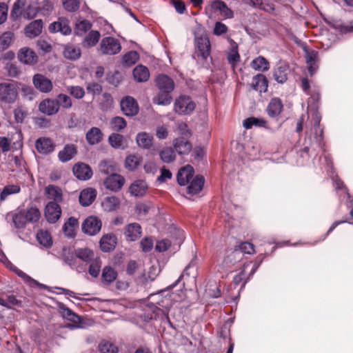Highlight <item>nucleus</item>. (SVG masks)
<instances>
[{"label": "nucleus", "instance_id": "423d86ee", "mask_svg": "<svg viewBox=\"0 0 353 353\" xmlns=\"http://www.w3.org/2000/svg\"><path fill=\"white\" fill-rule=\"evenodd\" d=\"M242 259L243 254L241 250H236L234 249L228 253L222 263L220 265V268L223 271L229 270L234 267L238 263L241 262Z\"/></svg>", "mask_w": 353, "mask_h": 353}, {"label": "nucleus", "instance_id": "6ab92c4d", "mask_svg": "<svg viewBox=\"0 0 353 353\" xmlns=\"http://www.w3.org/2000/svg\"><path fill=\"white\" fill-rule=\"evenodd\" d=\"M148 185L144 180H137L129 187V192L131 195L137 197L143 196L146 194Z\"/></svg>", "mask_w": 353, "mask_h": 353}, {"label": "nucleus", "instance_id": "e433bc0d", "mask_svg": "<svg viewBox=\"0 0 353 353\" xmlns=\"http://www.w3.org/2000/svg\"><path fill=\"white\" fill-rule=\"evenodd\" d=\"M133 76L137 81L145 82L148 80L150 77V72L146 67L139 65L134 69Z\"/></svg>", "mask_w": 353, "mask_h": 353}, {"label": "nucleus", "instance_id": "9b49d317", "mask_svg": "<svg viewBox=\"0 0 353 353\" xmlns=\"http://www.w3.org/2000/svg\"><path fill=\"white\" fill-rule=\"evenodd\" d=\"M124 183V177L118 174H112L108 176L103 182L105 187L113 192L121 190Z\"/></svg>", "mask_w": 353, "mask_h": 353}, {"label": "nucleus", "instance_id": "f03ea898", "mask_svg": "<svg viewBox=\"0 0 353 353\" xmlns=\"http://www.w3.org/2000/svg\"><path fill=\"white\" fill-rule=\"evenodd\" d=\"M18 86L17 82L0 83V101L4 103H13L18 97Z\"/></svg>", "mask_w": 353, "mask_h": 353}, {"label": "nucleus", "instance_id": "7c9ffc66", "mask_svg": "<svg viewBox=\"0 0 353 353\" xmlns=\"http://www.w3.org/2000/svg\"><path fill=\"white\" fill-rule=\"evenodd\" d=\"M142 162L141 157L138 154H132L126 157L124 162L125 168L128 171H134Z\"/></svg>", "mask_w": 353, "mask_h": 353}, {"label": "nucleus", "instance_id": "c756f323", "mask_svg": "<svg viewBox=\"0 0 353 353\" xmlns=\"http://www.w3.org/2000/svg\"><path fill=\"white\" fill-rule=\"evenodd\" d=\"M77 152V147L74 145L68 144L59 152L58 157L61 162L65 163L71 160Z\"/></svg>", "mask_w": 353, "mask_h": 353}, {"label": "nucleus", "instance_id": "6e6d98bb", "mask_svg": "<svg viewBox=\"0 0 353 353\" xmlns=\"http://www.w3.org/2000/svg\"><path fill=\"white\" fill-rule=\"evenodd\" d=\"M89 263V274L94 278L97 277L99 274L101 267V261L100 258L96 257L94 259H92V261L90 262Z\"/></svg>", "mask_w": 353, "mask_h": 353}, {"label": "nucleus", "instance_id": "9d476101", "mask_svg": "<svg viewBox=\"0 0 353 353\" xmlns=\"http://www.w3.org/2000/svg\"><path fill=\"white\" fill-rule=\"evenodd\" d=\"M44 214L49 223H54L61 216V208L56 202L50 201L46 206Z\"/></svg>", "mask_w": 353, "mask_h": 353}, {"label": "nucleus", "instance_id": "4d7b16f0", "mask_svg": "<svg viewBox=\"0 0 353 353\" xmlns=\"http://www.w3.org/2000/svg\"><path fill=\"white\" fill-rule=\"evenodd\" d=\"M55 101L57 102L58 109L59 110V107H62L65 109H69L72 105V101L71 98L65 94H59Z\"/></svg>", "mask_w": 353, "mask_h": 353}, {"label": "nucleus", "instance_id": "5fc2aeb1", "mask_svg": "<svg viewBox=\"0 0 353 353\" xmlns=\"http://www.w3.org/2000/svg\"><path fill=\"white\" fill-rule=\"evenodd\" d=\"M170 92H161L157 94L153 99V102L155 104L161 105H168L172 102V97L170 94Z\"/></svg>", "mask_w": 353, "mask_h": 353}, {"label": "nucleus", "instance_id": "20e7f679", "mask_svg": "<svg viewBox=\"0 0 353 353\" xmlns=\"http://www.w3.org/2000/svg\"><path fill=\"white\" fill-rule=\"evenodd\" d=\"M219 12L220 14L225 19H231L233 17V12L222 1L215 0L211 2L207 8V12L210 13V17H212L213 13Z\"/></svg>", "mask_w": 353, "mask_h": 353}, {"label": "nucleus", "instance_id": "f704fd0d", "mask_svg": "<svg viewBox=\"0 0 353 353\" xmlns=\"http://www.w3.org/2000/svg\"><path fill=\"white\" fill-rule=\"evenodd\" d=\"M45 193L49 199H52L56 203L62 200V191L60 188L56 185H48L45 189Z\"/></svg>", "mask_w": 353, "mask_h": 353}, {"label": "nucleus", "instance_id": "412c9836", "mask_svg": "<svg viewBox=\"0 0 353 353\" xmlns=\"http://www.w3.org/2000/svg\"><path fill=\"white\" fill-rule=\"evenodd\" d=\"M39 110L49 116L55 114L59 111L57 102L54 99H45L40 103Z\"/></svg>", "mask_w": 353, "mask_h": 353}, {"label": "nucleus", "instance_id": "f3484780", "mask_svg": "<svg viewBox=\"0 0 353 353\" xmlns=\"http://www.w3.org/2000/svg\"><path fill=\"white\" fill-rule=\"evenodd\" d=\"M305 54V59L307 65L308 71L311 76H312L318 69V64L316 62L318 52L315 50H310L306 46L303 48Z\"/></svg>", "mask_w": 353, "mask_h": 353}, {"label": "nucleus", "instance_id": "a211bd4d", "mask_svg": "<svg viewBox=\"0 0 353 353\" xmlns=\"http://www.w3.org/2000/svg\"><path fill=\"white\" fill-rule=\"evenodd\" d=\"M60 312L63 319L72 323V324H68L67 325L68 327L74 329L81 327L79 325L80 317L74 313L71 310L63 305L60 307Z\"/></svg>", "mask_w": 353, "mask_h": 353}, {"label": "nucleus", "instance_id": "dca6fc26", "mask_svg": "<svg viewBox=\"0 0 353 353\" xmlns=\"http://www.w3.org/2000/svg\"><path fill=\"white\" fill-rule=\"evenodd\" d=\"M155 81L157 88L163 92H171L174 89L173 80L167 75L159 74Z\"/></svg>", "mask_w": 353, "mask_h": 353}, {"label": "nucleus", "instance_id": "5701e85b", "mask_svg": "<svg viewBox=\"0 0 353 353\" xmlns=\"http://www.w3.org/2000/svg\"><path fill=\"white\" fill-rule=\"evenodd\" d=\"M35 147L39 153L49 154L54 151L55 145L50 139L42 137L36 141Z\"/></svg>", "mask_w": 353, "mask_h": 353}, {"label": "nucleus", "instance_id": "473e14b6", "mask_svg": "<svg viewBox=\"0 0 353 353\" xmlns=\"http://www.w3.org/2000/svg\"><path fill=\"white\" fill-rule=\"evenodd\" d=\"M283 109V104L279 98H273L270 101L267 112L270 117H276L280 114Z\"/></svg>", "mask_w": 353, "mask_h": 353}, {"label": "nucleus", "instance_id": "39448f33", "mask_svg": "<svg viewBox=\"0 0 353 353\" xmlns=\"http://www.w3.org/2000/svg\"><path fill=\"white\" fill-rule=\"evenodd\" d=\"M101 220L94 216H88L82 223V231L90 236L97 234L101 228Z\"/></svg>", "mask_w": 353, "mask_h": 353}, {"label": "nucleus", "instance_id": "c9c22d12", "mask_svg": "<svg viewBox=\"0 0 353 353\" xmlns=\"http://www.w3.org/2000/svg\"><path fill=\"white\" fill-rule=\"evenodd\" d=\"M78 225L79 222L76 218L73 216L70 217L63 226V233L67 236L73 237Z\"/></svg>", "mask_w": 353, "mask_h": 353}, {"label": "nucleus", "instance_id": "2eb2a0df", "mask_svg": "<svg viewBox=\"0 0 353 353\" xmlns=\"http://www.w3.org/2000/svg\"><path fill=\"white\" fill-rule=\"evenodd\" d=\"M73 173L79 180L86 181L92 176V171L89 165L83 163H78L73 167Z\"/></svg>", "mask_w": 353, "mask_h": 353}, {"label": "nucleus", "instance_id": "b1692460", "mask_svg": "<svg viewBox=\"0 0 353 353\" xmlns=\"http://www.w3.org/2000/svg\"><path fill=\"white\" fill-rule=\"evenodd\" d=\"M97 190L92 188L83 190L79 194V202L83 206H89L97 197Z\"/></svg>", "mask_w": 353, "mask_h": 353}, {"label": "nucleus", "instance_id": "09e8293b", "mask_svg": "<svg viewBox=\"0 0 353 353\" xmlns=\"http://www.w3.org/2000/svg\"><path fill=\"white\" fill-rule=\"evenodd\" d=\"M274 79L280 83H283L288 79V70L285 66H277L274 71Z\"/></svg>", "mask_w": 353, "mask_h": 353}, {"label": "nucleus", "instance_id": "a19ab883", "mask_svg": "<svg viewBox=\"0 0 353 353\" xmlns=\"http://www.w3.org/2000/svg\"><path fill=\"white\" fill-rule=\"evenodd\" d=\"M243 127L250 129L252 126L259 128H267V121L263 118L250 117L243 122Z\"/></svg>", "mask_w": 353, "mask_h": 353}, {"label": "nucleus", "instance_id": "3c124183", "mask_svg": "<svg viewBox=\"0 0 353 353\" xmlns=\"http://www.w3.org/2000/svg\"><path fill=\"white\" fill-rule=\"evenodd\" d=\"M228 62L234 66L240 59V56L238 52V46L236 43L233 42L231 45V48L230 51L228 52L227 56Z\"/></svg>", "mask_w": 353, "mask_h": 353}, {"label": "nucleus", "instance_id": "ddd939ff", "mask_svg": "<svg viewBox=\"0 0 353 353\" xmlns=\"http://www.w3.org/2000/svg\"><path fill=\"white\" fill-rule=\"evenodd\" d=\"M69 21L64 17H61L57 21L51 23L49 30L51 32H61L63 35H68L72 32Z\"/></svg>", "mask_w": 353, "mask_h": 353}, {"label": "nucleus", "instance_id": "f8f14e48", "mask_svg": "<svg viewBox=\"0 0 353 353\" xmlns=\"http://www.w3.org/2000/svg\"><path fill=\"white\" fill-rule=\"evenodd\" d=\"M60 258L63 260V261L69 265L72 269L76 270L77 271L80 272L81 270L79 269V267L77 265V259L76 256V251L74 252L73 250L70 248L64 247L62 249Z\"/></svg>", "mask_w": 353, "mask_h": 353}, {"label": "nucleus", "instance_id": "bf43d9fd", "mask_svg": "<svg viewBox=\"0 0 353 353\" xmlns=\"http://www.w3.org/2000/svg\"><path fill=\"white\" fill-rule=\"evenodd\" d=\"M110 145L114 148H123V137L119 134H112L108 138Z\"/></svg>", "mask_w": 353, "mask_h": 353}, {"label": "nucleus", "instance_id": "a18cd8bd", "mask_svg": "<svg viewBox=\"0 0 353 353\" xmlns=\"http://www.w3.org/2000/svg\"><path fill=\"white\" fill-rule=\"evenodd\" d=\"M38 242L46 248H50L52 245V240L50 233L48 231L40 230L37 234Z\"/></svg>", "mask_w": 353, "mask_h": 353}, {"label": "nucleus", "instance_id": "8fccbe9b", "mask_svg": "<svg viewBox=\"0 0 353 353\" xmlns=\"http://www.w3.org/2000/svg\"><path fill=\"white\" fill-rule=\"evenodd\" d=\"M184 278H195V266L193 263H190L184 269L183 273L181 274L179 278L177 279L176 283L172 285V288L174 287L178 283H179Z\"/></svg>", "mask_w": 353, "mask_h": 353}, {"label": "nucleus", "instance_id": "4468645a", "mask_svg": "<svg viewBox=\"0 0 353 353\" xmlns=\"http://www.w3.org/2000/svg\"><path fill=\"white\" fill-rule=\"evenodd\" d=\"M32 81L35 88L42 92L47 93L52 90V81L43 74H35Z\"/></svg>", "mask_w": 353, "mask_h": 353}, {"label": "nucleus", "instance_id": "0eeeda50", "mask_svg": "<svg viewBox=\"0 0 353 353\" xmlns=\"http://www.w3.org/2000/svg\"><path fill=\"white\" fill-rule=\"evenodd\" d=\"M100 48L103 54H115L120 51L121 45L114 38L105 37L101 40Z\"/></svg>", "mask_w": 353, "mask_h": 353}, {"label": "nucleus", "instance_id": "58836bf2", "mask_svg": "<svg viewBox=\"0 0 353 353\" xmlns=\"http://www.w3.org/2000/svg\"><path fill=\"white\" fill-rule=\"evenodd\" d=\"M117 277V271L110 266L103 268L101 274L102 282L105 284H110L114 281Z\"/></svg>", "mask_w": 353, "mask_h": 353}, {"label": "nucleus", "instance_id": "69168bd1", "mask_svg": "<svg viewBox=\"0 0 353 353\" xmlns=\"http://www.w3.org/2000/svg\"><path fill=\"white\" fill-rule=\"evenodd\" d=\"M251 265V263H244L243 265V270L241 271V272L236 275L234 277L233 282L235 285H239L241 282L243 281V286H244L245 283H246V274H245V270L248 267Z\"/></svg>", "mask_w": 353, "mask_h": 353}, {"label": "nucleus", "instance_id": "de8ad7c7", "mask_svg": "<svg viewBox=\"0 0 353 353\" xmlns=\"http://www.w3.org/2000/svg\"><path fill=\"white\" fill-rule=\"evenodd\" d=\"M161 160L165 163H170L175 160L176 155L174 150L170 147L163 148L159 152Z\"/></svg>", "mask_w": 353, "mask_h": 353}, {"label": "nucleus", "instance_id": "ea45409f", "mask_svg": "<svg viewBox=\"0 0 353 353\" xmlns=\"http://www.w3.org/2000/svg\"><path fill=\"white\" fill-rule=\"evenodd\" d=\"M101 34L97 30H91L84 38L82 45L85 48L94 46L99 41Z\"/></svg>", "mask_w": 353, "mask_h": 353}, {"label": "nucleus", "instance_id": "aec40b11", "mask_svg": "<svg viewBox=\"0 0 353 353\" xmlns=\"http://www.w3.org/2000/svg\"><path fill=\"white\" fill-rule=\"evenodd\" d=\"M136 141L139 147L148 150H156L153 147V137L147 132H140L137 135Z\"/></svg>", "mask_w": 353, "mask_h": 353}, {"label": "nucleus", "instance_id": "774afa93", "mask_svg": "<svg viewBox=\"0 0 353 353\" xmlns=\"http://www.w3.org/2000/svg\"><path fill=\"white\" fill-rule=\"evenodd\" d=\"M236 250H241L243 256L244 254H252L254 253V246L250 242H243L241 243L238 248H235Z\"/></svg>", "mask_w": 353, "mask_h": 353}, {"label": "nucleus", "instance_id": "0e129e2a", "mask_svg": "<svg viewBox=\"0 0 353 353\" xmlns=\"http://www.w3.org/2000/svg\"><path fill=\"white\" fill-rule=\"evenodd\" d=\"M110 126L113 130L120 131L126 126V122L123 117H116L110 121Z\"/></svg>", "mask_w": 353, "mask_h": 353}, {"label": "nucleus", "instance_id": "603ef678", "mask_svg": "<svg viewBox=\"0 0 353 353\" xmlns=\"http://www.w3.org/2000/svg\"><path fill=\"white\" fill-rule=\"evenodd\" d=\"M26 5V0H17L12 7L11 17L13 19L23 17V12Z\"/></svg>", "mask_w": 353, "mask_h": 353}, {"label": "nucleus", "instance_id": "7ed1b4c3", "mask_svg": "<svg viewBox=\"0 0 353 353\" xmlns=\"http://www.w3.org/2000/svg\"><path fill=\"white\" fill-rule=\"evenodd\" d=\"M195 107V103L187 96L179 97L174 103V111L179 114H189Z\"/></svg>", "mask_w": 353, "mask_h": 353}, {"label": "nucleus", "instance_id": "052dcab7", "mask_svg": "<svg viewBox=\"0 0 353 353\" xmlns=\"http://www.w3.org/2000/svg\"><path fill=\"white\" fill-rule=\"evenodd\" d=\"M25 218L27 221L34 223L39 221L41 214L37 208H30L26 212Z\"/></svg>", "mask_w": 353, "mask_h": 353}, {"label": "nucleus", "instance_id": "393cba45", "mask_svg": "<svg viewBox=\"0 0 353 353\" xmlns=\"http://www.w3.org/2000/svg\"><path fill=\"white\" fill-rule=\"evenodd\" d=\"M117 243V236L113 234L103 235L100 240V248L103 252H110L114 249Z\"/></svg>", "mask_w": 353, "mask_h": 353}, {"label": "nucleus", "instance_id": "6e6552de", "mask_svg": "<svg viewBox=\"0 0 353 353\" xmlns=\"http://www.w3.org/2000/svg\"><path fill=\"white\" fill-rule=\"evenodd\" d=\"M195 47L197 55L203 59H206L210 53V43L206 36L195 37Z\"/></svg>", "mask_w": 353, "mask_h": 353}, {"label": "nucleus", "instance_id": "c03bdc74", "mask_svg": "<svg viewBox=\"0 0 353 353\" xmlns=\"http://www.w3.org/2000/svg\"><path fill=\"white\" fill-rule=\"evenodd\" d=\"M98 349L100 353H118L119 352L118 347L107 340H102L99 344Z\"/></svg>", "mask_w": 353, "mask_h": 353}, {"label": "nucleus", "instance_id": "37998d69", "mask_svg": "<svg viewBox=\"0 0 353 353\" xmlns=\"http://www.w3.org/2000/svg\"><path fill=\"white\" fill-rule=\"evenodd\" d=\"M174 147L179 154H188L192 148L191 144L183 139H177L174 142Z\"/></svg>", "mask_w": 353, "mask_h": 353}, {"label": "nucleus", "instance_id": "680f3d73", "mask_svg": "<svg viewBox=\"0 0 353 353\" xmlns=\"http://www.w3.org/2000/svg\"><path fill=\"white\" fill-rule=\"evenodd\" d=\"M66 90L77 99H81L85 96L84 89L79 85L68 86Z\"/></svg>", "mask_w": 353, "mask_h": 353}, {"label": "nucleus", "instance_id": "f257e3e1", "mask_svg": "<svg viewBox=\"0 0 353 353\" xmlns=\"http://www.w3.org/2000/svg\"><path fill=\"white\" fill-rule=\"evenodd\" d=\"M319 99V94H315L308 101V106H307V114L308 117L312 118V120L314 122L313 125H310V130H313L315 132V139L316 142L321 145V141L323 134V130L320 129L319 124L321 121V116L316 110V106L315 103H316Z\"/></svg>", "mask_w": 353, "mask_h": 353}, {"label": "nucleus", "instance_id": "4be33fe9", "mask_svg": "<svg viewBox=\"0 0 353 353\" xmlns=\"http://www.w3.org/2000/svg\"><path fill=\"white\" fill-rule=\"evenodd\" d=\"M18 59L21 63L28 65H32L37 61V57L35 52L32 50L26 47L20 49L18 53Z\"/></svg>", "mask_w": 353, "mask_h": 353}, {"label": "nucleus", "instance_id": "72a5a7b5", "mask_svg": "<svg viewBox=\"0 0 353 353\" xmlns=\"http://www.w3.org/2000/svg\"><path fill=\"white\" fill-rule=\"evenodd\" d=\"M268 86V80L263 74H259L253 77L252 87L255 90L260 92H265L267 91Z\"/></svg>", "mask_w": 353, "mask_h": 353}, {"label": "nucleus", "instance_id": "c85d7f7f", "mask_svg": "<svg viewBox=\"0 0 353 353\" xmlns=\"http://www.w3.org/2000/svg\"><path fill=\"white\" fill-rule=\"evenodd\" d=\"M85 139L90 145H96L102 141L103 133L99 128L92 127L87 132Z\"/></svg>", "mask_w": 353, "mask_h": 353}, {"label": "nucleus", "instance_id": "a878e982", "mask_svg": "<svg viewBox=\"0 0 353 353\" xmlns=\"http://www.w3.org/2000/svg\"><path fill=\"white\" fill-rule=\"evenodd\" d=\"M194 174V169L191 165H186L180 169L177 174V181L180 185L188 184L192 179Z\"/></svg>", "mask_w": 353, "mask_h": 353}, {"label": "nucleus", "instance_id": "cd10ccee", "mask_svg": "<svg viewBox=\"0 0 353 353\" xmlns=\"http://www.w3.org/2000/svg\"><path fill=\"white\" fill-rule=\"evenodd\" d=\"M141 234V227L139 223H133L127 225L125 235L128 240L134 241L140 238Z\"/></svg>", "mask_w": 353, "mask_h": 353}, {"label": "nucleus", "instance_id": "2f4dec72", "mask_svg": "<svg viewBox=\"0 0 353 353\" xmlns=\"http://www.w3.org/2000/svg\"><path fill=\"white\" fill-rule=\"evenodd\" d=\"M203 185V176L197 175L191 181H190V184L187 187V192L190 194H197L202 190Z\"/></svg>", "mask_w": 353, "mask_h": 353}, {"label": "nucleus", "instance_id": "4c0bfd02", "mask_svg": "<svg viewBox=\"0 0 353 353\" xmlns=\"http://www.w3.org/2000/svg\"><path fill=\"white\" fill-rule=\"evenodd\" d=\"M63 55L68 59L77 60L81 56V50L78 46L68 44L64 48Z\"/></svg>", "mask_w": 353, "mask_h": 353}, {"label": "nucleus", "instance_id": "e2e57ef3", "mask_svg": "<svg viewBox=\"0 0 353 353\" xmlns=\"http://www.w3.org/2000/svg\"><path fill=\"white\" fill-rule=\"evenodd\" d=\"M92 27L90 22L88 20H82L76 23L75 31L78 35H82L89 30Z\"/></svg>", "mask_w": 353, "mask_h": 353}, {"label": "nucleus", "instance_id": "13d9d810", "mask_svg": "<svg viewBox=\"0 0 353 353\" xmlns=\"http://www.w3.org/2000/svg\"><path fill=\"white\" fill-rule=\"evenodd\" d=\"M13 35L11 32H6L0 36V50H5L10 46Z\"/></svg>", "mask_w": 353, "mask_h": 353}, {"label": "nucleus", "instance_id": "338daca9", "mask_svg": "<svg viewBox=\"0 0 353 353\" xmlns=\"http://www.w3.org/2000/svg\"><path fill=\"white\" fill-rule=\"evenodd\" d=\"M139 58V54L136 51H130L123 56V60L125 63L131 65L134 64Z\"/></svg>", "mask_w": 353, "mask_h": 353}, {"label": "nucleus", "instance_id": "49530a36", "mask_svg": "<svg viewBox=\"0 0 353 353\" xmlns=\"http://www.w3.org/2000/svg\"><path fill=\"white\" fill-rule=\"evenodd\" d=\"M76 256L77 259L84 262L90 263L94 259V254L92 250L88 248H79L76 250Z\"/></svg>", "mask_w": 353, "mask_h": 353}, {"label": "nucleus", "instance_id": "1a4fd4ad", "mask_svg": "<svg viewBox=\"0 0 353 353\" xmlns=\"http://www.w3.org/2000/svg\"><path fill=\"white\" fill-rule=\"evenodd\" d=\"M120 105L121 110L126 116H134L139 112L138 103L132 97L128 96L124 97L121 100Z\"/></svg>", "mask_w": 353, "mask_h": 353}, {"label": "nucleus", "instance_id": "864d4df0", "mask_svg": "<svg viewBox=\"0 0 353 353\" xmlns=\"http://www.w3.org/2000/svg\"><path fill=\"white\" fill-rule=\"evenodd\" d=\"M119 199L116 196L106 197L103 202V208L108 211L116 210L119 206Z\"/></svg>", "mask_w": 353, "mask_h": 353}, {"label": "nucleus", "instance_id": "79ce46f5", "mask_svg": "<svg viewBox=\"0 0 353 353\" xmlns=\"http://www.w3.org/2000/svg\"><path fill=\"white\" fill-rule=\"evenodd\" d=\"M250 65L254 70L261 72L267 71L270 68V63L268 61L261 56H259L252 60Z\"/></svg>", "mask_w": 353, "mask_h": 353}, {"label": "nucleus", "instance_id": "bb28decb", "mask_svg": "<svg viewBox=\"0 0 353 353\" xmlns=\"http://www.w3.org/2000/svg\"><path fill=\"white\" fill-rule=\"evenodd\" d=\"M43 22L41 19L32 21L25 28V34L29 38H34L39 35L42 31Z\"/></svg>", "mask_w": 353, "mask_h": 353}]
</instances>
